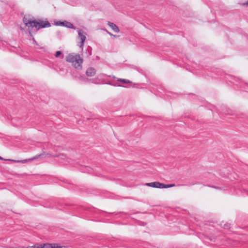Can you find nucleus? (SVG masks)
<instances>
[{"label": "nucleus", "mask_w": 248, "mask_h": 248, "mask_svg": "<svg viewBox=\"0 0 248 248\" xmlns=\"http://www.w3.org/2000/svg\"><path fill=\"white\" fill-rule=\"evenodd\" d=\"M108 34H109L110 35H111V36H113V34H111V33H110V32H108Z\"/></svg>", "instance_id": "f3484780"}, {"label": "nucleus", "mask_w": 248, "mask_h": 248, "mask_svg": "<svg viewBox=\"0 0 248 248\" xmlns=\"http://www.w3.org/2000/svg\"><path fill=\"white\" fill-rule=\"evenodd\" d=\"M20 30L22 31L23 30V29L22 27H20Z\"/></svg>", "instance_id": "6ab92c4d"}, {"label": "nucleus", "mask_w": 248, "mask_h": 248, "mask_svg": "<svg viewBox=\"0 0 248 248\" xmlns=\"http://www.w3.org/2000/svg\"><path fill=\"white\" fill-rule=\"evenodd\" d=\"M160 188H167L170 187H172L175 186L174 184H169L166 185L163 183H160Z\"/></svg>", "instance_id": "9d476101"}, {"label": "nucleus", "mask_w": 248, "mask_h": 248, "mask_svg": "<svg viewBox=\"0 0 248 248\" xmlns=\"http://www.w3.org/2000/svg\"><path fill=\"white\" fill-rule=\"evenodd\" d=\"M66 61L72 64L76 68L80 69L82 68L83 59L78 54L70 53L66 57Z\"/></svg>", "instance_id": "f03ea898"}, {"label": "nucleus", "mask_w": 248, "mask_h": 248, "mask_svg": "<svg viewBox=\"0 0 248 248\" xmlns=\"http://www.w3.org/2000/svg\"><path fill=\"white\" fill-rule=\"evenodd\" d=\"M95 69L93 67L88 68L86 72L87 76L88 77L93 76L95 74Z\"/></svg>", "instance_id": "0eeeda50"}, {"label": "nucleus", "mask_w": 248, "mask_h": 248, "mask_svg": "<svg viewBox=\"0 0 248 248\" xmlns=\"http://www.w3.org/2000/svg\"><path fill=\"white\" fill-rule=\"evenodd\" d=\"M113 36L116 37L117 36L116 35H113Z\"/></svg>", "instance_id": "aec40b11"}, {"label": "nucleus", "mask_w": 248, "mask_h": 248, "mask_svg": "<svg viewBox=\"0 0 248 248\" xmlns=\"http://www.w3.org/2000/svg\"><path fill=\"white\" fill-rule=\"evenodd\" d=\"M225 229H228L230 228V225L228 224H226L224 225L223 227Z\"/></svg>", "instance_id": "4468645a"}, {"label": "nucleus", "mask_w": 248, "mask_h": 248, "mask_svg": "<svg viewBox=\"0 0 248 248\" xmlns=\"http://www.w3.org/2000/svg\"><path fill=\"white\" fill-rule=\"evenodd\" d=\"M246 4L247 5H248V0L247 1V2H246Z\"/></svg>", "instance_id": "a211bd4d"}, {"label": "nucleus", "mask_w": 248, "mask_h": 248, "mask_svg": "<svg viewBox=\"0 0 248 248\" xmlns=\"http://www.w3.org/2000/svg\"><path fill=\"white\" fill-rule=\"evenodd\" d=\"M108 84L114 86H120V87H124L123 86L120 85H117L116 84H112L110 82L108 83Z\"/></svg>", "instance_id": "ddd939ff"}, {"label": "nucleus", "mask_w": 248, "mask_h": 248, "mask_svg": "<svg viewBox=\"0 0 248 248\" xmlns=\"http://www.w3.org/2000/svg\"><path fill=\"white\" fill-rule=\"evenodd\" d=\"M41 155H36V156H35V157H34L33 158H30L29 159H25V160H12V159H4L3 158H2V157H1L0 156V160H4V161H7H7H13V162H20V163H26V162H28V161H31V160H33L34 159L38 158Z\"/></svg>", "instance_id": "20e7f679"}, {"label": "nucleus", "mask_w": 248, "mask_h": 248, "mask_svg": "<svg viewBox=\"0 0 248 248\" xmlns=\"http://www.w3.org/2000/svg\"><path fill=\"white\" fill-rule=\"evenodd\" d=\"M23 22L28 27L29 30L33 28H35L36 30H38L41 28H47L51 26L50 23L47 21H44L41 20H39L38 21L32 20L31 19H28L25 17H24L23 18Z\"/></svg>", "instance_id": "f257e3e1"}, {"label": "nucleus", "mask_w": 248, "mask_h": 248, "mask_svg": "<svg viewBox=\"0 0 248 248\" xmlns=\"http://www.w3.org/2000/svg\"><path fill=\"white\" fill-rule=\"evenodd\" d=\"M91 48H88L87 49V51H88L89 52V55H87V56H90V55H91L92 53H91Z\"/></svg>", "instance_id": "2eb2a0df"}, {"label": "nucleus", "mask_w": 248, "mask_h": 248, "mask_svg": "<svg viewBox=\"0 0 248 248\" xmlns=\"http://www.w3.org/2000/svg\"><path fill=\"white\" fill-rule=\"evenodd\" d=\"M63 246H59L57 244L53 245L50 244H41V248H64Z\"/></svg>", "instance_id": "423d86ee"}, {"label": "nucleus", "mask_w": 248, "mask_h": 248, "mask_svg": "<svg viewBox=\"0 0 248 248\" xmlns=\"http://www.w3.org/2000/svg\"><path fill=\"white\" fill-rule=\"evenodd\" d=\"M108 25L115 32L118 33L120 31L119 28L114 23L108 22Z\"/></svg>", "instance_id": "6e6552de"}, {"label": "nucleus", "mask_w": 248, "mask_h": 248, "mask_svg": "<svg viewBox=\"0 0 248 248\" xmlns=\"http://www.w3.org/2000/svg\"><path fill=\"white\" fill-rule=\"evenodd\" d=\"M117 81H119V82H122L124 84H127V83H131V82L130 80H129L128 79H123V78H118L117 79Z\"/></svg>", "instance_id": "9b49d317"}, {"label": "nucleus", "mask_w": 248, "mask_h": 248, "mask_svg": "<svg viewBox=\"0 0 248 248\" xmlns=\"http://www.w3.org/2000/svg\"><path fill=\"white\" fill-rule=\"evenodd\" d=\"M63 58V56H62V57L61 58L62 59Z\"/></svg>", "instance_id": "412c9836"}, {"label": "nucleus", "mask_w": 248, "mask_h": 248, "mask_svg": "<svg viewBox=\"0 0 248 248\" xmlns=\"http://www.w3.org/2000/svg\"><path fill=\"white\" fill-rule=\"evenodd\" d=\"M212 187H214L215 188H216V189H219L220 188L219 187H216V186H212Z\"/></svg>", "instance_id": "dca6fc26"}, {"label": "nucleus", "mask_w": 248, "mask_h": 248, "mask_svg": "<svg viewBox=\"0 0 248 248\" xmlns=\"http://www.w3.org/2000/svg\"><path fill=\"white\" fill-rule=\"evenodd\" d=\"M62 53L61 51H56L55 56L56 58H58L60 56H62Z\"/></svg>", "instance_id": "f8f14e48"}, {"label": "nucleus", "mask_w": 248, "mask_h": 248, "mask_svg": "<svg viewBox=\"0 0 248 248\" xmlns=\"http://www.w3.org/2000/svg\"><path fill=\"white\" fill-rule=\"evenodd\" d=\"M78 38L80 40V42H79L78 46H79V47L81 49V50L82 51L83 49L84 42L86 39L87 33L83 30L79 29H78Z\"/></svg>", "instance_id": "7ed1b4c3"}, {"label": "nucleus", "mask_w": 248, "mask_h": 248, "mask_svg": "<svg viewBox=\"0 0 248 248\" xmlns=\"http://www.w3.org/2000/svg\"><path fill=\"white\" fill-rule=\"evenodd\" d=\"M160 183L158 182H152V183H146L145 185L148 186L153 187L154 188H160Z\"/></svg>", "instance_id": "1a4fd4ad"}, {"label": "nucleus", "mask_w": 248, "mask_h": 248, "mask_svg": "<svg viewBox=\"0 0 248 248\" xmlns=\"http://www.w3.org/2000/svg\"><path fill=\"white\" fill-rule=\"evenodd\" d=\"M56 25L57 26H62L64 27H66L69 29H75L74 26L73 25L68 21H59L56 23Z\"/></svg>", "instance_id": "39448f33"}]
</instances>
